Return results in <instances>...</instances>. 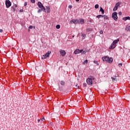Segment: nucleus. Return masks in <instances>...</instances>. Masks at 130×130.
<instances>
[{
  "instance_id": "39448f33",
  "label": "nucleus",
  "mask_w": 130,
  "mask_h": 130,
  "mask_svg": "<svg viewBox=\"0 0 130 130\" xmlns=\"http://www.w3.org/2000/svg\"><path fill=\"white\" fill-rule=\"evenodd\" d=\"M50 53H51V51H48L45 54L43 55L42 57V59H45V58H47V57H49V55H50Z\"/></svg>"
},
{
  "instance_id": "7c9ffc66",
  "label": "nucleus",
  "mask_w": 130,
  "mask_h": 130,
  "mask_svg": "<svg viewBox=\"0 0 130 130\" xmlns=\"http://www.w3.org/2000/svg\"><path fill=\"white\" fill-rule=\"evenodd\" d=\"M112 81H115L116 79L114 77H112Z\"/></svg>"
},
{
  "instance_id": "ea45409f",
  "label": "nucleus",
  "mask_w": 130,
  "mask_h": 130,
  "mask_svg": "<svg viewBox=\"0 0 130 130\" xmlns=\"http://www.w3.org/2000/svg\"><path fill=\"white\" fill-rule=\"evenodd\" d=\"M15 8H17V5H14Z\"/></svg>"
},
{
  "instance_id": "7ed1b4c3",
  "label": "nucleus",
  "mask_w": 130,
  "mask_h": 130,
  "mask_svg": "<svg viewBox=\"0 0 130 130\" xmlns=\"http://www.w3.org/2000/svg\"><path fill=\"white\" fill-rule=\"evenodd\" d=\"M119 42V39H117V40H115L111 46L109 47V49H114L115 47H116V45Z\"/></svg>"
},
{
  "instance_id": "58836bf2",
  "label": "nucleus",
  "mask_w": 130,
  "mask_h": 130,
  "mask_svg": "<svg viewBox=\"0 0 130 130\" xmlns=\"http://www.w3.org/2000/svg\"><path fill=\"white\" fill-rule=\"evenodd\" d=\"M84 87H86V86H87V84H84Z\"/></svg>"
},
{
  "instance_id": "412c9836",
  "label": "nucleus",
  "mask_w": 130,
  "mask_h": 130,
  "mask_svg": "<svg viewBox=\"0 0 130 130\" xmlns=\"http://www.w3.org/2000/svg\"><path fill=\"white\" fill-rule=\"evenodd\" d=\"M100 11L102 12V14H104V10L102 7H101Z\"/></svg>"
},
{
  "instance_id": "f03ea898",
  "label": "nucleus",
  "mask_w": 130,
  "mask_h": 130,
  "mask_svg": "<svg viewBox=\"0 0 130 130\" xmlns=\"http://www.w3.org/2000/svg\"><path fill=\"white\" fill-rule=\"evenodd\" d=\"M102 59H103V61H106L109 63H112V61H113V58L108 56L103 57Z\"/></svg>"
},
{
  "instance_id": "a211bd4d",
  "label": "nucleus",
  "mask_w": 130,
  "mask_h": 130,
  "mask_svg": "<svg viewBox=\"0 0 130 130\" xmlns=\"http://www.w3.org/2000/svg\"><path fill=\"white\" fill-rule=\"evenodd\" d=\"M93 63H95V64H96L97 66H99V63L98 62V61L94 60L93 61Z\"/></svg>"
},
{
  "instance_id": "4be33fe9",
  "label": "nucleus",
  "mask_w": 130,
  "mask_h": 130,
  "mask_svg": "<svg viewBox=\"0 0 130 130\" xmlns=\"http://www.w3.org/2000/svg\"><path fill=\"white\" fill-rule=\"evenodd\" d=\"M56 29H60V25L59 24H58L56 26Z\"/></svg>"
},
{
  "instance_id": "393cba45",
  "label": "nucleus",
  "mask_w": 130,
  "mask_h": 130,
  "mask_svg": "<svg viewBox=\"0 0 130 130\" xmlns=\"http://www.w3.org/2000/svg\"><path fill=\"white\" fill-rule=\"evenodd\" d=\"M104 20H107V19H108V17L107 16L104 15Z\"/></svg>"
},
{
  "instance_id": "9b49d317",
  "label": "nucleus",
  "mask_w": 130,
  "mask_h": 130,
  "mask_svg": "<svg viewBox=\"0 0 130 130\" xmlns=\"http://www.w3.org/2000/svg\"><path fill=\"white\" fill-rule=\"evenodd\" d=\"M60 52V54L62 56H64V55H66V51L63 50H60L59 51Z\"/></svg>"
},
{
  "instance_id": "a19ab883",
  "label": "nucleus",
  "mask_w": 130,
  "mask_h": 130,
  "mask_svg": "<svg viewBox=\"0 0 130 130\" xmlns=\"http://www.w3.org/2000/svg\"><path fill=\"white\" fill-rule=\"evenodd\" d=\"M76 2H79L80 0H76Z\"/></svg>"
},
{
  "instance_id": "b1692460",
  "label": "nucleus",
  "mask_w": 130,
  "mask_h": 130,
  "mask_svg": "<svg viewBox=\"0 0 130 130\" xmlns=\"http://www.w3.org/2000/svg\"><path fill=\"white\" fill-rule=\"evenodd\" d=\"M88 63V60H85L84 62H83V64H86Z\"/></svg>"
},
{
  "instance_id": "20e7f679",
  "label": "nucleus",
  "mask_w": 130,
  "mask_h": 130,
  "mask_svg": "<svg viewBox=\"0 0 130 130\" xmlns=\"http://www.w3.org/2000/svg\"><path fill=\"white\" fill-rule=\"evenodd\" d=\"M95 78L93 76H90V78H88L86 79V82L88 85H93V80H94Z\"/></svg>"
},
{
  "instance_id": "aec40b11",
  "label": "nucleus",
  "mask_w": 130,
  "mask_h": 130,
  "mask_svg": "<svg viewBox=\"0 0 130 130\" xmlns=\"http://www.w3.org/2000/svg\"><path fill=\"white\" fill-rule=\"evenodd\" d=\"M11 10L13 12H15L16 11V9H15V7H14L13 6L11 7Z\"/></svg>"
},
{
  "instance_id": "4468645a",
  "label": "nucleus",
  "mask_w": 130,
  "mask_h": 130,
  "mask_svg": "<svg viewBox=\"0 0 130 130\" xmlns=\"http://www.w3.org/2000/svg\"><path fill=\"white\" fill-rule=\"evenodd\" d=\"M122 19H123V21H126V20H130V17L127 16L126 17H123Z\"/></svg>"
},
{
  "instance_id": "f8f14e48",
  "label": "nucleus",
  "mask_w": 130,
  "mask_h": 130,
  "mask_svg": "<svg viewBox=\"0 0 130 130\" xmlns=\"http://www.w3.org/2000/svg\"><path fill=\"white\" fill-rule=\"evenodd\" d=\"M78 23L79 24H85V21H84V19L81 18L78 19Z\"/></svg>"
},
{
  "instance_id": "bb28decb",
  "label": "nucleus",
  "mask_w": 130,
  "mask_h": 130,
  "mask_svg": "<svg viewBox=\"0 0 130 130\" xmlns=\"http://www.w3.org/2000/svg\"><path fill=\"white\" fill-rule=\"evenodd\" d=\"M30 2L32 4H35V0H30Z\"/></svg>"
},
{
  "instance_id": "2f4dec72",
  "label": "nucleus",
  "mask_w": 130,
  "mask_h": 130,
  "mask_svg": "<svg viewBox=\"0 0 130 130\" xmlns=\"http://www.w3.org/2000/svg\"><path fill=\"white\" fill-rule=\"evenodd\" d=\"M72 8H73V6H72V5L69 6V9H72Z\"/></svg>"
},
{
  "instance_id": "473e14b6",
  "label": "nucleus",
  "mask_w": 130,
  "mask_h": 130,
  "mask_svg": "<svg viewBox=\"0 0 130 130\" xmlns=\"http://www.w3.org/2000/svg\"><path fill=\"white\" fill-rule=\"evenodd\" d=\"M41 120H42V121H44V120H45V119H44V118H43L41 119Z\"/></svg>"
},
{
  "instance_id": "6e6552de",
  "label": "nucleus",
  "mask_w": 130,
  "mask_h": 130,
  "mask_svg": "<svg viewBox=\"0 0 130 130\" xmlns=\"http://www.w3.org/2000/svg\"><path fill=\"white\" fill-rule=\"evenodd\" d=\"M38 6L39 8H40V9H43L44 12H45V7H44V6H43V5H42V3H41V2H39L38 3Z\"/></svg>"
},
{
  "instance_id": "c85d7f7f",
  "label": "nucleus",
  "mask_w": 130,
  "mask_h": 130,
  "mask_svg": "<svg viewBox=\"0 0 130 130\" xmlns=\"http://www.w3.org/2000/svg\"><path fill=\"white\" fill-rule=\"evenodd\" d=\"M28 29H33V26H32V25L29 26V27H28Z\"/></svg>"
},
{
  "instance_id": "1a4fd4ad",
  "label": "nucleus",
  "mask_w": 130,
  "mask_h": 130,
  "mask_svg": "<svg viewBox=\"0 0 130 130\" xmlns=\"http://www.w3.org/2000/svg\"><path fill=\"white\" fill-rule=\"evenodd\" d=\"M119 6H120V2H118L115 4V6L114 7V8L113 9V11L114 12H115V11H117V9L118 8V7H119Z\"/></svg>"
},
{
  "instance_id": "0eeeda50",
  "label": "nucleus",
  "mask_w": 130,
  "mask_h": 130,
  "mask_svg": "<svg viewBox=\"0 0 130 130\" xmlns=\"http://www.w3.org/2000/svg\"><path fill=\"white\" fill-rule=\"evenodd\" d=\"M112 17L115 20V21H117L118 17H117V12H114L112 14Z\"/></svg>"
},
{
  "instance_id": "4c0bfd02",
  "label": "nucleus",
  "mask_w": 130,
  "mask_h": 130,
  "mask_svg": "<svg viewBox=\"0 0 130 130\" xmlns=\"http://www.w3.org/2000/svg\"><path fill=\"white\" fill-rule=\"evenodd\" d=\"M41 119H38V122H40V121H41Z\"/></svg>"
},
{
  "instance_id": "c756f323",
  "label": "nucleus",
  "mask_w": 130,
  "mask_h": 130,
  "mask_svg": "<svg viewBox=\"0 0 130 130\" xmlns=\"http://www.w3.org/2000/svg\"><path fill=\"white\" fill-rule=\"evenodd\" d=\"M118 15H119V16H121V15H122V13H121V12H119L118 13Z\"/></svg>"
},
{
  "instance_id": "e433bc0d",
  "label": "nucleus",
  "mask_w": 130,
  "mask_h": 130,
  "mask_svg": "<svg viewBox=\"0 0 130 130\" xmlns=\"http://www.w3.org/2000/svg\"><path fill=\"white\" fill-rule=\"evenodd\" d=\"M0 32L3 33V29H0Z\"/></svg>"
},
{
  "instance_id": "cd10ccee",
  "label": "nucleus",
  "mask_w": 130,
  "mask_h": 130,
  "mask_svg": "<svg viewBox=\"0 0 130 130\" xmlns=\"http://www.w3.org/2000/svg\"><path fill=\"white\" fill-rule=\"evenodd\" d=\"M118 66L119 67V68L122 67V63H119Z\"/></svg>"
},
{
  "instance_id": "f704fd0d",
  "label": "nucleus",
  "mask_w": 130,
  "mask_h": 130,
  "mask_svg": "<svg viewBox=\"0 0 130 130\" xmlns=\"http://www.w3.org/2000/svg\"><path fill=\"white\" fill-rule=\"evenodd\" d=\"M100 34H103V31L101 30V31H100Z\"/></svg>"
},
{
  "instance_id": "f257e3e1",
  "label": "nucleus",
  "mask_w": 130,
  "mask_h": 130,
  "mask_svg": "<svg viewBox=\"0 0 130 130\" xmlns=\"http://www.w3.org/2000/svg\"><path fill=\"white\" fill-rule=\"evenodd\" d=\"M88 51H89V50H88V49H84L81 50L76 49L74 51V53L75 54H79L80 53H81L82 54H86V53H87Z\"/></svg>"
},
{
  "instance_id": "f3484780",
  "label": "nucleus",
  "mask_w": 130,
  "mask_h": 130,
  "mask_svg": "<svg viewBox=\"0 0 130 130\" xmlns=\"http://www.w3.org/2000/svg\"><path fill=\"white\" fill-rule=\"evenodd\" d=\"M103 17H104V15H99L96 16V18L100 19V18H103Z\"/></svg>"
},
{
  "instance_id": "72a5a7b5",
  "label": "nucleus",
  "mask_w": 130,
  "mask_h": 130,
  "mask_svg": "<svg viewBox=\"0 0 130 130\" xmlns=\"http://www.w3.org/2000/svg\"><path fill=\"white\" fill-rule=\"evenodd\" d=\"M27 2H25L24 3V7H26V6H27Z\"/></svg>"
},
{
  "instance_id": "c9c22d12",
  "label": "nucleus",
  "mask_w": 130,
  "mask_h": 130,
  "mask_svg": "<svg viewBox=\"0 0 130 130\" xmlns=\"http://www.w3.org/2000/svg\"><path fill=\"white\" fill-rule=\"evenodd\" d=\"M19 12H20V13H22V12H23V9L20 10Z\"/></svg>"
},
{
  "instance_id": "ddd939ff",
  "label": "nucleus",
  "mask_w": 130,
  "mask_h": 130,
  "mask_svg": "<svg viewBox=\"0 0 130 130\" xmlns=\"http://www.w3.org/2000/svg\"><path fill=\"white\" fill-rule=\"evenodd\" d=\"M46 11L48 14H49V13H50V8L49 7V6L46 7Z\"/></svg>"
},
{
  "instance_id": "a878e982",
  "label": "nucleus",
  "mask_w": 130,
  "mask_h": 130,
  "mask_svg": "<svg viewBox=\"0 0 130 130\" xmlns=\"http://www.w3.org/2000/svg\"><path fill=\"white\" fill-rule=\"evenodd\" d=\"M60 84L62 85V86H64V82L61 81L60 82Z\"/></svg>"
},
{
  "instance_id": "6ab92c4d",
  "label": "nucleus",
  "mask_w": 130,
  "mask_h": 130,
  "mask_svg": "<svg viewBox=\"0 0 130 130\" xmlns=\"http://www.w3.org/2000/svg\"><path fill=\"white\" fill-rule=\"evenodd\" d=\"M42 11H44V10H43V8H41V9H39L38 11V13H41V12H42Z\"/></svg>"
},
{
  "instance_id": "dca6fc26",
  "label": "nucleus",
  "mask_w": 130,
  "mask_h": 130,
  "mask_svg": "<svg viewBox=\"0 0 130 130\" xmlns=\"http://www.w3.org/2000/svg\"><path fill=\"white\" fill-rule=\"evenodd\" d=\"M86 34L81 33V36L82 37V39H85L86 38Z\"/></svg>"
},
{
  "instance_id": "423d86ee",
  "label": "nucleus",
  "mask_w": 130,
  "mask_h": 130,
  "mask_svg": "<svg viewBox=\"0 0 130 130\" xmlns=\"http://www.w3.org/2000/svg\"><path fill=\"white\" fill-rule=\"evenodd\" d=\"M5 4L7 9H9V8L12 6V3H11V1H10V0H6Z\"/></svg>"
},
{
  "instance_id": "5701e85b",
  "label": "nucleus",
  "mask_w": 130,
  "mask_h": 130,
  "mask_svg": "<svg viewBox=\"0 0 130 130\" xmlns=\"http://www.w3.org/2000/svg\"><path fill=\"white\" fill-rule=\"evenodd\" d=\"M95 9H98L99 8V5L98 4H96L94 6Z\"/></svg>"
},
{
  "instance_id": "9d476101",
  "label": "nucleus",
  "mask_w": 130,
  "mask_h": 130,
  "mask_svg": "<svg viewBox=\"0 0 130 130\" xmlns=\"http://www.w3.org/2000/svg\"><path fill=\"white\" fill-rule=\"evenodd\" d=\"M71 24H78L79 23V19H72L70 21Z\"/></svg>"
},
{
  "instance_id": "2eb2a0df",
  "label": "nucleus",
  "mask_w": 130,
  "mask_h": 130,
  "mask_svg": "<svg viewBox=\"0 0 130 130\" xmlns=\"http://www.w3.org/2000/svg\"><path fill=\"white\" fill-rule=\"evenodd\" d=\"M125 30H126V31H127L129 32L130 31V26H126Z\"/></svg>"
}]
</instances>
